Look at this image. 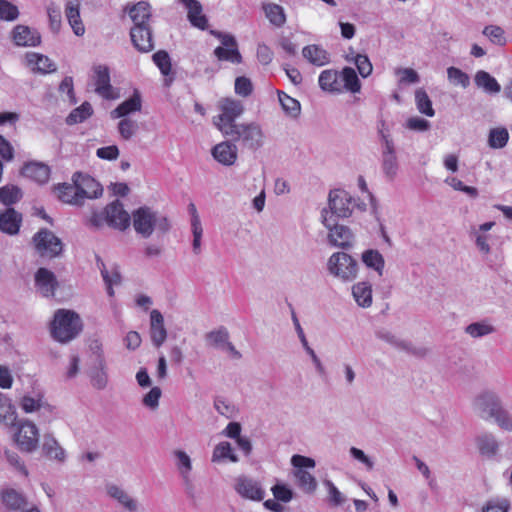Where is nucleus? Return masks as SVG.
<instances>
[{
	"label": "nucleus",
	"instance_id": "obj_1",
	"mask_svg": "<svg viewBox=\"0 0 512 512\" xmlns=\"http://www.w3.org/2000/svg\"><path fill=\"white\" fill-rule=\"evenodd\" d=\"M54 189L59 200L74 205L82 204L85 198H97L103 192L98 182L90 176H84L79 172L74 174L73 184H58Z\"/></svg>",
	"mask_w": 512,
	"mask_h": 512
},
{
	"label": "nucleus",
	"instance_id": "obj_2",
	"mask_svg": "<svg viewBox=\"0 0 512 512\" xmlns=\"http://www.w3.org/2000/svg\"><path fill=\"white\" fill-rule=\"evenodd\" d=\"M82 330L79 315L71 310L59 309L51 323V335L59 342L65 343L75 338Z\"/></svg>",
	"mask_w": 512,
	"mask_h": 512
},
{
	"label": "nucleus",
	"instance_id": "obj_3",
	"mask_svg": "<svg viewBox=\"0 0 512 512\" xmlns=\"http://www.w3.org/2000/svg\"><path fill=\"white\" fill-rule=\"evenodd\" d=\"M228 132L230 134H224V136L231 141L239 142L244 149L256 151L264 143L263 131L256 123L238 124Z\"/></svg>",
	"mask_w": 512,
	"mask_h": 512
},
{
	"label": "nucleus",
	"instance_id": "obj_4",
	"mask_svg": "<svg viewBox=\"0 0 512 512\" xmlns=\"http://www.w3.org/2000/svg\"><path fill=\"white\" fill-rule=\"evenodd\" d=\"M476 402L479 409L495 418L501 428L512 431V417L502 408L498 397L494 393L484 392L478 396Z\"/></svg>",
	"mask_w": 512,
	"mask_h": 512
},
{
	"label": "nucleus",
	"instance_id": "obj_5",
	"mask_svg": "<svg viewBox=\"0 0 512 512\" xmlns=\"http://www.w3.org/2000/svg\"><path fill=\"white\" fill-rule=\"evenodd\" d=\"M220 114L214 118V124L224 134H230L229 130L236 125L235 120L241 116L244 107L240 101L225 98L219 102Z\"/></svg>",
	"mask_w": 512,
	"mask_h": 512
},
{
	"label": "nucleus",
	"instance_id": "obj_6",
	"mask_svg": "<svg viewBox=\"0 0 512 512\" xmlns=\"http://www.w3.org/2000/svg\"><path fill=\"white\" fill-rule=\"evenodd\" d=\"M33 243L37 253L41 257L55 258L62 253L61 240L51 231L41 229L33 237Z\"/></svg>",
	"mask_w": 512,
	"mask_h": 512
},
{
	"label": "nucleus",
	"instance_id": "obj_7",
	"mask_svg": "<svg viewBox=\"0 0 512 512\" xmlns=\"http://www.w3.org/2000/svg\"><path fill=\"white\" fill-rule=\"evenodd\" d=\"M13 438L21 451L32 452L38 446L39 432L33 422L24 420L18 424Z\"/></svg>",
	"mask_w": 512,
	"mask_h": 512
},
{
	"label": "nucleus",
	"instance_id": "obj_8",
	"mask_svg": "<svg viewBox=\"0 0 512 512\" xmlns=\"http://www.w3.org/2000/svg\"><path fill=\"white\" fill-rule=\"evenodd\" d=\"M328 268L330 273L344 280L355 278L357 272L356 261L347 253L337 252L329 258Z\"/></svg>",
	"mask_w": 512,
	"mask_h": 512
},
{
	"label": "nucleus",
	"instance_id": "obj_9",
	"mask_svg": "<svg viewBox=\"0 0 512 512\" xmlns=\"http://www.w3.org/2000/svg\"><path fill=\"white\" fill-rule=\"evenodd\" d=\"M327 213V210L324 209L322 212V222L325 225V227L329 229L328 238L330 243L334 246L342 248L350 246L353 238L350 229L344 225H338L334 223V220H332V216L327 217Z\"/></svg>",
	"mask_w": 512,
	"mask_h": 512
},
{
	"label": "nucleus",
	"instance_id": "obj_10",
	"mask_svg": "<svg viewBox=\"0 0 512 512\" xmlns=\"http://www.w3.org/2000/svg\"><path fill=\"white\" fill-rule=\"evenodd\" d=\"M354 201L351 195L341 189L332 190L329 194V207L333 214L346 218L352 214Z\"/></svg>",
	"mask_w": 512,
	"mask_h": 512
},
{
	"label": "nucleus",
	"instance_id": "obj_11",
	"mask_svg": "<svg viewBox=\"0 0 512 512\" xmlns=\"http://www.w3.org/2000/svg\"><path fill=\"white\" fill-rule=\"evenodd\" d=\"M94 85L95 92L102 98L112 100L118 97L110 83V71L107 66L97 65L94 67Z\"/></svg>",
	"mask_w": 512,
	"mask_h": 512
},
{
	"label": "nucleus",
	"instance_id": "obj_12",
	"mask_svg": "<svg viewBox=\"0 0 512 512\" xmlns=\"http://www.w3.org/2000/svg\"><path fill=\"white\" fill-rule=\"evenodd\" d=\"M104 214L105 221L110 227L125 230L130 225L131 217L119 201L107 205Z\"/></svg>",
	"mask_w": 512,
	"mask_h": 512
},
{
	"label": "nucleus",
	"instance_id": "obj_13",
	"mask_svg": "<svg viewBox=\"0 0 512 512\" xmlns=\"http://www.w3.org/2000/svg\"><path fill=\"white\" fill-rule=\"evenodd\" d=\"M222 46L214 50L215 56L220 61H229L232 63H241L242 56L238 50L235 38L230 34L219 35Z\"/></svg>",
	"mask_w": 512,
	"mask_h": 512
},
{
	"label": "nucleus",
	"instance_id": "obj_14",
	"mask_svg": "<svg viewBox=\"0 0 512 512\" xmlns=\"http://www.w3.org/2000/svg\"><path fill=\"white\" fill-rule=\"evenodd\" d=\"M155 213L148 207H140L133 212V226L135 231L144 238L151 236L154 230Z\"/></svg>",
	"mask_w": 512,
	"mask_h": 512
},
{
	"label": "nucleus",
	"instance_id": "obj_15",
	"mask_svg": "<svg viewBox=\"0 0 512 512\" xmlns=\"http://www.w3.org/2000/svg\"><path fill=\"white\" fill-rule=\"evenodd\" d=\"M130 37L134 47L141 53L150 52L154 48L150 24L133 26Z\"/></svg>",
	"mask_w": 512,
	"mask_h": 512
},
{
	"label": "nucleus",
	"instance_id": "obj_16",
	"mask_svg": "<svg viewBox=\"0 0 512 512\" xmlns=\"http://www.w3.org/2000/svg\"><path fill=\"white\" fill-rule=\"evenodd\" d=\"M21 174L38 184H45L50 179L51 169L49 165L44 162L29 161L21 168Z\"/></svg>",
	"mask_w": 512,
	"mask_h": 512
},
{
	"label": "nucleus",
	"instance_id": "obj_17",
	"mask_svg": "<svg viewBox=\"0 0 512 512\" xmlns=\"http://www.w3.org/2000/svg\"><path fill=\"white\" fill-rule=\"evenodd\" d=\"M235 490L242 497L250 500L261 501L264 498V490L259 483L244 476L236 480Z\"/></svg>",
	"mask_w": 512,
	"mask_h": 512
},
{
	"label": "nucleus",
	"instance_id": "obj_18",
	"mask_svg": "<svg viewBox=\"0 0 512 512\" xmlns=\"http://www.w3.org/2000/svg\"><path fill=\"white\" fill-rule=\"evenodd\" d=\"M150 336L155 347L159 348L167 338L164 318L160 311L154 309L150 313Z\"/></svg>",
	"mask_w": 512,
	"mask_h": 512
},
{
	"label": "nucleus",
	"instance_id": "obj_19",
	"mask_svg": "<svg viewBox=\"0 0 512 512\" xmlns=\"http://www.w3.org/2000/svg\"><path fill=\"white\" fill-rule=\"evenodd\" d=\"M212 156L220 164L231 166L237 160V147L231 142L223 141L213 147Z\"/></svg>",
	"mask_w": 512,
	"mask_h": 512
},
{
	"label": "nucleus",
	"instance_id": "obj_20",
	"mask_svg": "<svg viewBox=\"0 0 512 512\" xmlns=\"http://www.w3.org/2000/svg\"><path fill=\"white\" fill-rule=\"evenodd\" d=\"M12 39L17 46L35 47L41 43L40 34L24 25H17L13 29Z\"/></svg>",
	"mask_w": 512,
	"mask_h": 512
},
{
	"label": "nucleus",
	"instance_id": "obj_21",
	"mask_svg": "<svg viewBox=\"0 0 512 512\" xmlns=\"http://www.w3.org/2000/svg\"><path fill=\"white\" fill-rule=\"evenodd\" d=\"M35 284L43 296H54L58 285L55 275L46 268H39L35 275Z\"/></svg>",
	"mask_w": 512,
	"mask_h": 512
},
{
	"label": "nucleus",
	"instance_id": "obj_22",
	"mask_svg": "<svg viewBox=\"0 0 512 512\" xmlns=\"http://www.w3.org/2000/svg\"><path fill=\"white\" fill-rule=\"evenodd\" d=\"M187 9V16L190 23L201 30L208 27V20L202 14V5L197 0H178Z\"/></svg>",
	"mask_w": 512,
	"mask_h": 512
},
{
	"label": "nucleus",
	"instance_id": "obj_23",
	"mask_svg": "<svg viewBox=\"0 0 512 512\" xmlns=\"http://www.w3.org/2000/svg\"><path fill=\"white\" fill-rule=\"evenodd\" d=\"M22 223V215L13 208H7L0 212V231L15 235L19 232Z\"/></svg>",
	"mask_w": 512,
	"mask_h": 512
},
{
	"label": "nucleus",
	"instance_id": "obj_24",
	"mask_svg": "<svg viewBox=\"0 0 512 512\" xmlns=\"http://www.w3.org/2000/svg\"><path fill=\"white\" fill-rule=\"evenodd\" d=\"M319 85L322 90L334 93L343 92L341 75L338 71L328 69L321 72Z\"/></svg>",
	"mask_w": 512,
	"mask_h": 512
},
{
	"label": "nucleus",
	"instance_id": "obj_25",
	"mask_svg": "<svg viewBox=\"0 0 512 512\" xmlns=\"http://www.w3.org/2000/svg\"><path fill=\"white\" fill-rule=\"evenodd\" d=\"M142 108L141 96L135 92L130 98L119 104L112 112V118H126L131 113L139 112Z\"/></svg>",
	"mask_w": 512,
	"mask_h": 512
},
{
	"label": "nucleus",
	"instance_id": "obj_26",
	"mask_svg": "<svg viewBox=\"0 0 512 512\" xmlns=\"http://www.w3.org/2000/svg\"><path fill=\"white\" fill-rule=\"evenodd\" d=\"M20 407L25 413H33L38 410H45L49 413H53L54 406L48 404L42 394L38 393L36 397L30 395H24L20 399Z\"/></svg>",
	"mask_w": 512,
	"mask_h": 512
},
{
	"label": "nucleus",
	"instance_id": "obj_27",
	"mask_svg": "<svg viewBox=\"0 0 512 512\" xmlns=\"http://www.w3.org/2000/svg\"><path fill=\"white\" fill-rule=\"evenodd\" d=\"M65 15L74 34L77 36L84 35L85 26L81 20L79 5L68 1L65 6Z\"/></svg>",
	"mask_w": 512,
	"mask_h": 512
},
{
	"label": "nucleus",
	"instance_id": "obj_28",
	"mask_svg": "<svg viewBox=\"0 0 512 512\" xmlns=\"http://www.w3.org/2000/svg\"><path fill=\"white\" fill-rule=\"evenodd\" d=\"M129 16L134 23L133 26L150 24L152 15L149 3L140 1L134 4L129 9Z\"/></svg>",
	"mask_w": 512,
	"mask_h": 512
},
{
	"label": "nucleus",
	"instance_id": "obj_29",
	"mask_svg": "<svg viewBox=\"0 0 512 512\" xmlns=\"http://www.w3.org/2000/svg\"><path fill=\"white\" fill-rule=\"evenodd\" d=\"M302 53L305 59L316 66H324L330 61L328 52L319 45L305 46Z\"/></svg>",
	"mask_w": 512,
	"mask_h": 512
},
{
	"label": "nucleus",
	"instance_id": "obj_30",
	"mask_svg": "<svg viewBox=\"0 0 512 512\" xmlns=\"http://www.w3.org/2000/svg\"><path fill=\"white\" fill-rule=\"evenodd\" d=\"M17 419V413L12 401L0 392V424L11 426Z\"/></svg>",
	"mask_w": 512,
	"mask_h": 512
},
{
	"label": "nucleus",
	"instance_id": "obj_31",
	"mask_svg": "<svg viewBox=\"0 0 512 512\" xmlns=\"http://www.w3.org/2000/svg\"><path fill=\"white\" fill-rule=\"evenodd\" d=\"M97 264L100 268L101 275L107 287V293L110 297L114 296L113 285L121 283V274L117 267H114L111 272L106 269L104 262L97 257Z\"/></svg>",
	"mask_w": 512,
	"mask_h": 512
},
{
	"label": "nucleus",
	"instance_id": "obj_32",
	"mask_svg": "<svg viewBox=\"0 0 512 512\" xmlns=\"http://www.w3.org/2000/svg\"><path fill=\"white\" fill-rule=\"evenodd\" d=\"M355 301L361 307H369L372 304V287L367 282H359L352 287Z\"/></svg>",
	"mask_w": 512,
	"mask_h": 512
},
{
	"label": "nucleus",
	"instance_id": "obj_33",
	"mask_svg": "<svg viewBox=\"0 0 512 512\" xmlns=\"http://www.w3.org/2000/svg\"><path fill=\"white\" fill-rule=\"evenodd\" d=\"M3 504L10 510H21L26 505V499L14 489H6L1 492Z\"/></svg>",
	"mask_w": 512,
	"mask_h": 512
},
{
	"label": "nucleus",
	"instance_id": "obj_34",
	"mask_svg": "<svg viewBox=\"0 0 512 512\" xmlns=\"http://www.w3.org/2000/svg\"><path fill=\"white\" fill-rule=\"evenodd\" d=\"M343 91H349L351 93H358L361 89L360 80L355 72V70L351 67H345L340 72Z\"/></svg>",
	"mask_w": 512,
	"mask_h": 512
},
{
	"label": "nucleus",
	"instance_id": "obj_35",
	"mask_svg": "<svg viewBox=\"0 0 512 512\" xmlns=\"http://www.w3.org/2000/svg\"><path fill=\"white\" fill-rule=\"evenodd\" d=\"M265 16L276 27H282L286 22V16L282 6L275 3L263 5Z\"/></svg>",
	"mask_w": 512,
	"mask_h": 512
},
{
	"label": "nucleus",
	"instance_id": "obj_36",
	"mask_svg": "<svg viewBox=\"0 0 512 512\" xmlns=\"http://www.w3.org/2000/svg\"><path fill=\"white\" fill-rule=\"evenodd\" d=\"M475 84L484 89L488 93H498L501 90V86L497 80L492 77L488 72L480 70L475 75Z\"/></svg>",
	"mask_w": 512,
	"mask_h": 512
},
{
	"label": "nucleus",
	"instance_id": "obj_37",
	"mask_svg": "<svg viewBox=\"0 0 512 512\" xmlns=\"http://www.w3.org/2000/svg\"><path fill=\"white\" fill-rule=\"evenodd\" d=\"M43 452L44 454L50 458V459H56L59 461L64 460L65 452L60 447L57 440L51 436V435H45L44 436V442H43Z\"/></svg>",
	"mask_w": 512,
	"mask_h": 512
},
{
	"label": "nucleus",
	"instance_id": "obj_38",
	"mask_svg": "<svg viewBox=\"0 0 512 512\" xmlns=\"http://www.w3.org/2000/svg\"><path fill=\"white\" fill-rule=\"evenodd\" d=\"M93 113L92 106L89 102L82 103L79 107L73 109L66 118L68 125L82 123L88 119Z\"/></svg>",
	"mask_w": 512,
	"mask_h": 512
},
{
	"label": "nucleus",
	"instance_id": "obj_39",
	"mask_svg": "<svg viewBox=\"0 0 512 512\" xmlns=\"http://www.w3.org/2000/svg\"><path fill=\"white\" fill-rule=\"evenodd\" d=\"M27 61L30 66H33V69L42 73H48L55 69L54 64L47 56L38 53L27 54Z\"/></svg>",
	"mask_w": 512,
	"mask_h": 512
},
{
	"label": "nucleus",
	"instance_id": "obj_40",
	"mask_svg": "<svg viewBox=\"0 0 512 512\" xmlns=\"http://www.w3.org/2000/svg\"><path fill=\"white\" fill-rule=\"evenodd\" d=\"M415 102L420 113L429 117L434 116L435 111L432 107V101L423 88H419L415 91Z\"/></svg>",
	"mask_w": 512,
	"mask_h": 512
},
{
	"label": "nucleus",
	"instance_id": "obj_41",
	"mask_svg": "<svg viewBox=\"0 0 512 512\" xmlns=\"http://www.w3.org/2000/svg\"><path fill=\"white\" fill-rule=\"evenodd\" d=\"M228 459L231 462H237L238 458L233 453L232 447L229 442H221L219 443L213 451L212 455V461L213 462H220L223 460Z\"/></svg>",
	"mask_w": 512,
	"mask_h": 512
},
{
	"label": "nucleus",
	"instance_id": "obj_42",
	"mask_svg": "<svg viewBox=\"0 0 512 512\" xmlns=\"http://www.w3.org/2000/svg\"><path fill=\"white\" fill-rule=\"evenodd\" d=\"M299 487L307 493H312L317 487L316 479L309 472L299 469L295 472Z\"/></svg>",
	"mask_w": 512,
	"mask_h": 512
},
{
	"label": "nucleus",
	"instance_id": "obj_43",
	"mask_svg": "<svg viewBox=\"0 0 512 512\" xmlns=\"http://www.w3.org/2000/svg\"><path fill=\"white\" fill-rule=\"evenodd\" d=\"M279 102L283 110L292 116H296L300 112V103L283 91H278Z\"/></svg>",
	"mask_w": 512,
	"mask_h": 512
},
{
	"label": "nucleus",
	"instance_id": "obj_44",
	"mask_svg": "<svg viewBox=\"0 0 512 512\" xmlns=\"http://www.w3.org/2000/svg\"><path fill=\"white\" fill-rule=\"evenodd\" d=\"M108 494L117 499L127 510L135 511L137 508L136 502L130 498L122 489L117 486H110Z\"/></svg>",
	"mask_w": 512,
	"mask_h": 512
},
{
	"label": "nucleus",
	"instance_id": "obj_45",
	"mask_svg": "<svg viewBox=\"0 0 512 512\" xmlns=\"http://www.w3.org/2000/svg\"><path fill=\"white\" fill-rule=\"evenodd\" d=\"M509 140V133L506 128H495L489 133V145L492 148H503Z\"/></svg>",
	"mask_w": 512,
	"mask_h": 512
},
{
	"label": "nucleus",
	"instance_id": "obj_46",
	"mask_svg": "<svg viewBox=\"0 0 512 512\" xmlns=\"http://www.w3.org/2000/svg\"><path fill=\"white\" fill-rule=\"evenodd\" d=\"M362 260L366 266L375 269L377 272H379V274H381L382 269L384 268V260L378 251L368 250L364 252Z\"/></svg>",
	"mask_w": 512,
	"mask_h": 512
},
{
	"label": "nucleus",
	"instance_id": "obj_47",
	"mask_svg": "<svg viewBox=\"0 0 512 512\" xmlns=\"http://www.w3.org/2000/svg\"><path fill=\"white\" fill-rule=\"evenodd\" d=\"M155 65L160 69L161 73L168 76L172 70V64L169 54L165 50H159L152 56Z\"/></svg>",
	"mask_w": 512,
	"mask_h": 512
},
{
	"label": "nucleus",
	"instance_id": "obj_48",
	"mask_svg": "<svg viewBox=\"0 0 512 512\" xmlns=\"http://www.w3.org/2000/svg\"><path fill=\"white\" fill-rule=\"evenodd\" d=\"M21 198V190L16 186L0 188V201L5 205L16 203Z\"/></svg>",
	"mask_w": 512,
	"mask_h": 512
},
{
	"label": "nucleus",
	"instance_id": "obj_49",
	"mask_svg": "<svg viewBox=\"0 0 512 512\" xmlns=\"http://www.w3.org/2000/svg\"><path fill=\"white\" fill-rule=\"evenodd\" d=\"M137 130H138L137 122L134 120H131L129 118H123L118 123V131L120 133V136L124 140L131 139L135 135Z\"/></svg>",
	"mask_w": 512,
	"mask_h": 512
},
{
	"label": "nucleus",
	"instance_id": "obj_50",
	"mask_svg": "<svg viewBox=\"0 0 512 512\" xmlns=\"http://www.w3.org/2000/svg\"><path fill=\"white\" fill-rule=\"evenodd\" d=\"M483 34L487 36L494 44L503 46L506 44L504 30L499 26L489 25L483 30Z\"/></svg>",
	"mask_w": 512,
	"mask_h": 512
},
{
	"label": "nucleus",
	"instance_id": "obj_51",
	"mask_svg": "<svg viewBox=\"0 0 512 512\" xmlns=\"http://www.w3.org/2000/svg\"><path fill=\"white\" fill-rule=\"evenodd\" d=\"M352 60H353L354 64L356 65L359 74L363 78H366L369 75H371V73L373 71V66H372L367 55L356 54Z\"/></svg>",
	"mask_w": 512,
	"mask_h": 512
},
{
	"label": "nucleus",
	"instance_id": "obj_52",
	"mask_svg": "<svg viewBox=\"0 0 512 512\" xmlns=\"http://www.w3.org/2000/svg\"><path fill=\"white\" fill-rule=\"evenodd\" d=\"M19 16L17 6L7 0H0V19L6 21H13Z\"/></svg>",
	"mask_w": 512,
	"mask_h": 512
},
{
	"label": "nucleus",
	"instance_id": "obj_53",
	"mask_svg": "<svg viewBox=\"0 0 512 512\" xmlns=\"http://www.w3.org/2000/svg\"><path fill=\"white\" fill-rule=\"evenodd\" d=\"M91 383L97 389H102L107 384V374L103 359H99V367L91 375Z\"/></svg>",
	"mask_w": 512,
	"mask_h": 512
},
{
	"label": "nucleus",
	"instance_id": "obj_54",
	"mask_svg": "<svg viewBox=\"0 0 512 512\" xmlns=\"http://www.w3.org/2000/svg\"><path fill=\"white\" fill-rule=\"evenodd\" d=\"M447 75L450 82L455 85H460L466 88L469 85V77L466 73L456 67H449L447 69Z\"/></svg>",
	"mask_w": 512,
	"mask_h": 512
},
{
	"label": "nucleus",
	"instance_id": "obj_55",
	"mask_svg": "<svg viewBox=\"0 0 512 512\" xmlns=\"http://www.w3.org/2000/svg\"><path fill=\"white\" fill-rule=\"evenodd\" d=\"M174 454L177 457L178 470L184 478H187L192 468L190 457L181 450L175 451Z\"/></svg>",
	"mask_w": 512,
	"mask_h": 512
},
{
	"label": "nucleus",
	"instance_id": "obj_56",
	"mask_svg": "<svg viewBox=\"0 0 512 512\" xmlns=\"http://www.w3.org/2000/svg\"><path fill=\"white\" fill-rule=\"evenodd\" d=\"M478 448L482 454L492 455L497 450V443L492 436H482L478 439Z\"/></svg>",
	"mask_w": 512,
	"mask_h": 512
},
{
	"label": "nucleus",
	"instance_id": "obj_57",
	"mask_svg": "<svg viewBox=\"0 0 512 512\" xmlns=\"http://www.w3.org/2000/svg\"><path fill=\"white\" fill-rule=\"evenodd\" d=\"M47 14H48L51 30L54 32H58L60 30L61 21H62L60 9L54 5H50L47 8Z\"/></svg>",
	"mask_w": 512,
	"mask_h": 512
},
{
	"label": "nucleus",
	"instance_id": "obj_58",
	"mask_svg": "<svg viewBox=\"0 0 512 512\" xmlns=\"http://www.w3.org/2000/svg\"><path fill=\"white\" fill-rule=\"evenodd\" d=\"M253 87L250 79L244 76L237 77L235 80L236 94L247 97L252 93Z\"/></svg>",
	"mask_w": 512,
	"mask_h": 512
},
{
	"label": "nucleus",
	"instance_id": "obj_59",
	"mask_svg": "<svg viewBox=\"0 0 512 512\" xmlns=\"http://www.w3.org/2000/svg\"><path fill=\"white\" fill-rule=\"evenodd\" d=\"M492 331L491 326L482 323H473L466 328V332L474 338L490 334Z\"/></svg>",
	"mask_w": 512,
	"mask_h": 512
},
{
	"label": "nucleus",
	"instance_id": "obj_60",
	"mask_svg": "<svg viewBox=\"0 0 512 512\" xmlns=\"http://www.w3.org/2000/svg\"><path fill=\"white\" fill-rule=\"evenodd\" d=\"M325 485L328 488L329 501L334 506H339L343 503L344 497L337 487L330 481L326 480Z\"/></svg>",
	"mask_w": 512,
	"mask_h": 512
},
{
	"label": "nucleus",
	"instance_id": "obj_61",
	"mask_svg": "<svg viewBox=\"0 0 512 512\" xmlns=\"http://www.w3.org/2000/svg\"><path fill=\"white\" fill-rule=\"evenodd\" d=\"M96 155L100 159L115 160L119 156V149L116 145L101 147L97 149Z\"/></svg>",
	"mask_w": 512,
	"mask_h": 512
},
{
	"label": "nucleus",
	"instance_id": "obj_62",
	"mask_svg": "<svg viewBox=\"0 0 512 512\" xmlns=\"http://www.w3.org/2000/svg\"><path fill=\"white\" fill-rule=\"evenodd\" d=\"M508 510L507 500H491L483 507V512H508Z\"/></svg>",
	"mask_w": 512,
	"mask_h": 512
},
{
	"label": "nucleus",
	"instance_id": "obj_63",
	"mask_svg": "<svg viewBox=\"0 0 512 512\" xmlns=\"http://www.w3.org/2000/svg\"><path fill=\"white\" fill-rule=\"evenodd\" d=\"M0 156L5 161H11L14 158V148L11 143L0 135Z\"/></svg>",
	"mask_w": 512,
	"mask_h": 512
},
{
	"label": "nucleus",
	"instance_id": "obj_64",
	"mask_svg": "<svg viewBox=\"0 0 512 512\" xmlns=\"http://www.w3.org/2000/svg\"><path fill=\"white\" fill-rule=\"evenodd\" d=\"M272 492L274 497L277 500L283 501V502H289L292 499V491L286 487L285 485L277 484L272 488Z\"/></svg>",
	"mask_w": 512,
	"mask_h": 512
}]
</instances>
